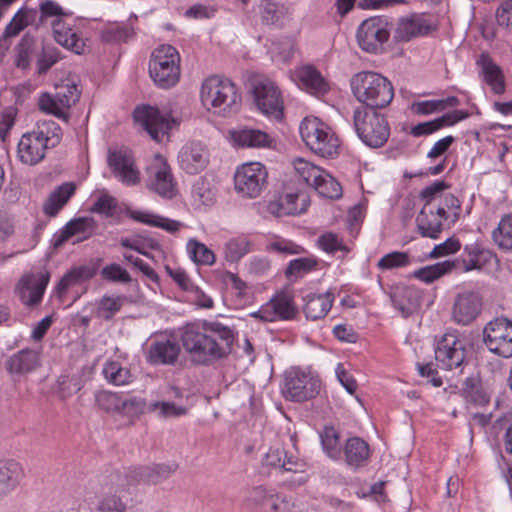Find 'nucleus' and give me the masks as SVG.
Segmentation results:
<instances>
[{"label": "nucleus", "mask_w": 512, "mask_h": 512, "mask_svg": "<svg viewBox=\"0 0 512 512\" xmlns=\"http://www.w3.org/2000/svg\"><path fill=\"white\" fill-rule=\"evenodd\" d=\"M234 331L217 321H204L201 325H187L181 341L190 361L209 366L227 358L233 349Z\"/></svg>", "instance_id": "nucleus-1"}, {"label": "nucleus", "mask_w": 512, "mask_h": 512, "mask_svg": "<svg viewBox=\"0 0 512 512\" xmlns=\"http://www.w3.org/2000/svg\"><path fill=\"white\" fill-rule=\"evenodd\" d=\"M355 98L363 108L378 111L386 108L394 98V88L383 75L373 71L356 73L350 81Z\"/></svg>", "instance_id": "nucleus-2"}, {"label": "nucleus", "mask_w": 512, "mask_h": 512, "mask_svg": "<svg viewBox=\"0 0 512 512\" xmlns=\"http://www.w3.org/2000/svg\"><path fill=\"white\" fill-rule=\"evenodd\" d=\"M201 101L208 109L213 108L217 113L227 117L239 110L241 95L231 80L214 75L203 82Z\"/></svg>", "instance_id": "nucleus-3"}, {"label": "nucleus", "mask_w": 512, "mask_h": 512, "mask_svg": "<svg viewBox=\"0 0 512 512\" xmlns=\"http://www.w3.org/2000/svg\"><path fill=\"white\" fill-rule=\"evenodd\" d=\"M353 125L359 139L370 148L382 147L390 137V125L386 117L373 109L355 108Z\"/></svg>", "instance_id": "nucleus-4"}, {"label": "nucleus", "mask_w": 512, "mask_h": 512, "mask_svg": "<svg viewBox=\"0 0 512 512\" xmlns=\"http://www.w3.org/2000/svg\"><path fill=\"white\" fill-rule=\"evenodd\" d=\"M149 74L162 89L175 86L180 78V55L176 48L171 45L156 48L149 61Z\"/></svg>", "instance_id": "nucleus-5"}, {"label": "nucleus", "mask_w": 512, "mask_h": 512, "mask_svg": "<svg viewBox=\"0 0 512 512\" xmlns=\"http://www.w3.org/2000/svg\"><path fill=\"white\" fill-rule=\"evenodd\" d=\"M305 144L324 158H332L337 154L339 141L330 128L318 118H305L299 127Z\"/></svg>", "instance_id": "nucleus-6"}, {"label": "nucleus", "mask_w": 512, "mask_h": 512, "mask_svg": "<svg viewBox=\"0 0 512 512\" xmlns=\"http://www.w3.org/2000/svg\"><path fill=\"white\" fill-rule=\"evenodd\" d=\"M321 388L320 379L310 372L291 367L283 375L282 395L286 400L303 402L314 398Z\"/></svg>", "instance_id": "nucleus-7"}, {"label": "nucleus", "mask_w": 512, "mask_h": 512, "mask_svg": "<svg viewBox=\"0 0 512 512\" xmlns=\"http://www.w3.org/2000/svg\"><path fill=\"white\" fill-rule=\"evenodd\" d=\"M268 171L260 162H248L237 168L234 174L235 191L242 198L255 199L266 190Z\"/></svg>", "instance_id": "nucleus-8"}, {"label": "nucleus", "mask_w": 512, "mask_h": 512, "mask_svg": "<svg viewBox=\"0 0 512 512\" xmlns=\"http://www.w3.org/2000/svg\"><path fill=\"white\" fill-rule=\"evenodd\" d=\"M393 28L387 16H374L364 20L357 30L360 48L368 53L378 54L390 37Z\"/></svg>", "instance_id": "nucleus-9"}, {"label": "nucleus", "mask_w": 512, "mask_h": 512, "mask_svg": "<svg viewBox=\"0 0 512 512\" xmlns=\"http://www.w3.org/2000/svg\"><path fill=\"white\" fill-rule=\"evenodd\" d=\"M251 91L257 108L276 120L283 118V100L277 85L265 76L251 79Z\"/></svg>", "instance_id": "nucleus-10"}, {"label": "nucleus", "mask_w": 512, "mask_h": 512, "mask_svg": "<svg viewBox=\"0 0 512 512\" xmlns=\"http://www.w3.org/2000/svg\"><path fill=\"white\" fill-rule=\"evenodd\" d=\"M139 123L156 142L168 139L169 131L178 126L177 118L162 113L158 108L149 105L137 107L133 113Z\"/></svg>", "instance_id": "nucleus-11"}, {"label": "nucleus", "mask_w": 512, "mask_h": 512, "mask_svg": "<svg viewBox=\"0 0 512 512\" xmlns=\"http://www.w3.org/2000/svg\"><path fill=\"white\" fill-rule=\"evenodd\" d=\"M483 342L493 354L512 357V321L498 317L488 322L483 330Z\"/></svg>", "instance_id": "nucleus-12"}, {"label": "nucleus", "mask_w": 512, "mask_h": 512, "mask_svg": "<svg viewBox=\"0 0 512 512\" xmlns=\"http://www.w3.org/2000/svg\"><path fill=\"white\" fill-rule=\"evenodd\" d=\"M466 355L465 343L456 332L445 333L435 348V358L443 368H459Z\"/></svg>", "instance_id": "nucleus-13"}, {"label": "nucleus", "mask_w": 512, "mask_h": 512, "mask_svg": "<svg viewBox=\"0 0 512 512\" xmlns=\"http://www.w3.org/2000/svg\"><path fill=\"white\" fill-rule=\"evenodd\" d=\"M107 161L121 183L126 186H136L140 183V171L136 167L131 151L125 148L109 150Z\"/></svg>", "instance_id": "nucleus-14"}, {"label": "nucleus", "mask_w": 512, "mask_h": 512, "mask_svg": "<svg viewBox=\"0 0 512 512\" xmlns=\"http://www.w3.org/2000/svg\"><path fill=\"white\" fill-rule=\"evenodd\" d=\"M147 186L164 198H172L176 188L170 166L161 155H156L154 163L148 168Z\"/></svg>", "instance_id": "nucleus-15"}, {"label": "nucleus", "mask_w": 512, "mask_h": 512, "mask_svg": "<svg viewBox=\"0 0 512 512\" xmlns=\"http://www.w3.org/2000/svg\"><path fill=\"white\" fill-rule=\"evenodd\" d=\"M482 297L478 292L464 291L455 297L452 307V319L460 325H469L481 313Z\"/></svg>", "instance_id": "nucleus-16"}, {"label": "nucleus", "mask_w": 512, "mask_h": 512, "mask_svg": "<svg viewBox=\"0 0 512 512\" xmlns=\"http://www.w3.org/2000/svg\"><path fill=\"white\" fill-rule=\"evenodd\" d=\"M209 150L199 141L187 142L178 153L180 168L190 175L203 171L209 163Z\"/></svg>", "instance_id": "nucleus-17"}, {"label": "nucleus", "mask_w": 512, "mask_h": 512, "mask_svg": "<svg viewBox=\"0 0 512 512\" xmlns=\"http://www.w3.org/2000/svg\"><path fill=\"white\" fill-rule=\"evenodd\" d=\"M53 36L55 41L64 48L81 55L85 53V39L80 33L79 26L75 21L69 22L67 19H54L52 22Z\"/></svg>", "instance_id": "nucleus-18"}, {"label": "nucleus", "mask_w": 512, "mask_h": 512, "mask_svg": "<svg viewBox=\"0 0 512 512\" xmlns=\"http://www.w3.org/2000/svg\"><path fill=\"white\" fill-rule=\"evenodd\" d=\"M309 205L310 199L305 192H287L270 200L267 210L277 217L297 215L306 212Z\"/></svg>", "instance_id": "nucleus-19"}, {"label": "nucleus", "mask_w": 512, "mask_h": 512, "mask_svg": "<svg viewBox=\"0 0 512 512\" xmlns=\"http://www.w3.org/2000/svg\"><path fill=\"white\" fill-rule=\"evenodd\" d=\"M448 218L444 207H422L416 217L417 231L422 237L437 239L443 230V222Z\"/></svg>", "instance_id": "nucleus-20"}, {"label": "nucleus", "mask_w": 512, "mask_h": 512, "mask_svg": "<svg viewBox=\"0 0 512 512\" xmlns=\"http://www.w3.org/2000/svg\"><path fill=\"white\" fill-rule=\"evenodd\" d=\"M178 468L175 463L153 464L145 467L129 469L126 474L129 484L149 483L157 484L169 478Z\"/></svg>", "instance_id": "nucleus-21"}, {"label": "nucleus", "mask_w": 512, "mask_h": 512, "mask_svg": "<svg viewBox=\"0 0 512 512\" xmlns=\"http://www.w3.org/2000/svg\"><path fill=\"white\" fill-rule=\"evenodd\" d=\"M49 279L48 272L22 277L18 287L21 301L27 306L38 304L42 300Z\"/></svg>", "instance_id": "nucleus-22"}, {"label": "nucleus", "mask_w": 512, "mask_h": 512, "mask_svg": "<svg viewBox=\"0 0 512 512\" xmlns=\"http://www.w3.org/2000/svg\"><path fill=\"white\" fill-rule=\"evenodd\" d=\"M95 227V220L92 217H81L70 220L58 234L54 235V247H60L69 238L79 235L80 237L74 242H81L92 236Z\"/></svg>", "instance_id": "nucleus-23"}, {"label": "nucleus", "mask_w": 512, "mask_h": 512, "mask_svg": "<svg viewBox=\"0 0 512 512\" xmlns=\"http://www.w3.org/2000/svg\"><path fill=\"white\" fill-rule=\"evenodd\" d=\"M263 473H269L270 469L288 472L303 471L304 464L294 456H288L281 448H270L261 460Z\"/></svg>", "instance_id": "nucleus-24"}, {"label": "nucleus", "mask_w": 512, "mask_h": 512, "mask_svg": "<svg viewBox=\"0 0 512 512\" xmlns=\"http://www.w3.org/2000/svg\"><path fill=\"white\" fill-rule=\"evenodd\" d=\"M479 75L495 94L505 91V80L501 68L486 53H482L476 61Z\"/></svg>", "instance_id": "nucleus-25"}, {"label": "nucleus", "mask_w": 512, "mask_h": 512, "mask_svg": "<svg viewBox=\"0 0 512 512\" xmlns=\"http://www.w3.org/2000/svg\"><path fill=\"white\" fill-rule=\"evenodd\" d=\"M48 148L50 147L35 133L29 132L24 134L18 143V157L24 164L35 165L45 157Z\"/></svg>", "instance_id": "nucleus-26"}, {"label": "nucleus", "mask_w": 512, "mask_h": 512, "mask_svg": "<svg viewBox=\"0 0 512 512\" xmlns=\"http://www.w3.org/2000/svg\"><path fill=\"white\" fill-rule=\"evenodd\" d=\"M180 354V346L169 339L154 341L148 352V361L155 365H174Z\"/></svg>", "instance_id": "nucleus-27"}, {"label": "nucleus", "mask_w": 512, "mask_h": 512, "mask_svg": "<svg viewBox=\"0 0 512 512\" xmlns=\"http://www.w3.org/2000/svg\"><path fill=\"white\" fill-rule=\"evenodd\" d=\"M344 457L346 465L358 470L366 466L370 459L369 444L360 437H351L344 446Z\"/></svg>", "instance_id": "nucleus-28"}, {"label": "nucleus", "mask_w": 512, "mask_h": 512, "mask_svg": "<svg viewBox=\"0 0 512 512\" xmlns=\"http://www.w3.org/2000/svg\"><path fill=\"white\" fill-rule=\"evenodd\" d=\"M430 30L424 17L412 15L401 18L395 30L394 38L399 42H407L412 38L426 35Z\"/></svg>", "instance_id": "nucleus-29"}, {"label": "nucleus", "mask_w": 512, "mask_h": 512, "mask_svg": "<svg viewBox=\"0 0 512 512\" xmlns=\"http://www.w3.org/2000/svg\"><path fill=\"white\" fill-rule=\"evenodd\" d=\"M40 366V352L23 349L6 361V369L11 374H25Z\"/></svg>", "instance_id": "nucleus-30"}, {"label": "nucleus", "mask_w": 512, "mask_h": 512, "mask_svg": "<svg viewBox=\"0 0 512 512\" xmlns=\"http://www.w3.org/2000/svg\"><path fill=\"white\" fill-rule=\"evenodd\" d=\"M23 476L20 463L15 460H0V498L13 491Z\"/></svg>", "instance_id": "nucleus-31"}, {"label": "nucleus", "mask_w": 512, "mask_h": 512, "mask_svg": "<svg viewBox=\"0 0 512 512\" xmlns=\"http://www.w3.org/2000/svg\"><path fill=\"white\" fill-rule=\"evenodd\" d=\"M390 299L394 308L405 318L410 316L419 304L417 292L408 286H396L392 288Z\"/></svg>", "instance_id": "nucleus-32"}, {"label": "nucleus", "mask_w": 512, "mask_h": 512, "mask_svg": "<svg viewBox=\"0 0 512 512\" xmlns=\"http://www.w3.org/2000/svg\"><path fill=\"white\" fill-rule=\"evenodd\" d=\"M231 138L238 147L261 148L269 147L272 143V138L267 133L249 128L232 131Z\"/></svg>", "instance_id": "nucleus-33"}, {"label": "nucleus", "mask_w": 512, "mask_h": 512, "mask_svg": "<svg viewBox=\"0 0 512 512\" xmlns=\"http://www.w3.org/2000/svg\"><path fill=\"white\" fill-rule=\"evenodd\" d=\"M333 300V295L329 292L308 295L303 309L306 318L314 321L323 318L330 311Z\"/></svg>", "instance_id": "nucleus-34"}, {"label": "nucleus", "mask_w": 512, "mask_h": 512, "mask_svg": "<svg viewBox=\"0 0 512 512\" xmlns=\"http://www.w3.org/2000/svg\"><path fill=\"white\" fill-rule=\"evenodd\" d=\"M95 275V270L88 266L74 267L68 271L56 286L58 296H62L66 291L75 285L82 284Z\"/></svg>", "instance_id": "nucleus-35"}, {"label": "nucleus", "mask_w": 512, "mask_h": 512, "mask_svg": "<svg viewBox=\"0 0 512 512\" xmlns=\"http://www.w3.org/2000/svg\"><path fill=\"white\" fill-rule=\"evenodd\" d=\"M459 264L458 260H445L416 270L413 276L427 284L451 272Z\"/></svg>", "instance_id": "nucleus-36"}, {"label": "nucleus", "mask_w": 512, "mask_h": 512, "mask_svg": "<svg viewBox=\"0 0 512 512\" xmlns=\"http://www.w3.org/2000/svg\"><path fill=\"white\" fill-rule=\"evenodd\" d=\"M37 17V10L22 8L14 15L11 21L7 24L3 33L11 38L16 37L25 27L29 25L36 26Z\"/></svg>", "instance_id": "nucleus-37"}, {"label": "nucleus", "mask_w": 512, "mask_h": 512, "mask_svg": "<svg viewBox=\"0 0 512 512\" xmlns=\"http://www.w3.org/2000/svg\"><path fill=\"white\" fill-rule=\"evenodd\" d=\"M76 186L72 182H65L59 186V192H62L64 197L58 200V194L53 191L43 205V211L50 217L56 216L59 211L66 205L69 199L74 195Z\"/></svg>", "instance_id": "nucleus-38"}, {"label": "nucleus", "mask_w": 512, "mask_h": 512, "mask_svg": "<svg viewBox=\"0 0 512 512\" xmlns=\"http://www.w3.org/2000/svg\"><path fill=\"white\" fill-rule=\"evenodd\" d=\"M277 494L273 490L257 486L250 491L247 502L256 512H270Z\"/></svg>", "instance_id": "nucleus-39"}, {"label": "nucleus", "mask_w": 512, "mask_h": 512, "mask_svg": "<svg viewBox=\"0 0 512 512\" xmlns=\"http://www.w3.org/2000/svg\"><path fill=\"white\" fill-rule=\"evenodd\" d=\"M298 77L303 86L312 94H323L328 90V84L321 74L313 67H303Z\"/></svg>", "instance_id": "nucleus-40"}, {"label": "nucleus", "mask_w": 512, "mask_h": 512, "mask_svg": "<svg viewBox=\"0 0 512 512\" xmlns=\"http://www.w3.org/2000/svg\"><path fill=\"white\" fill-rule=\"evenodd\" d=\"M126 297L123 295H104L98 302L96 316L102 320L109 321L121 310Z\"/></svg>", "instance_id": "nucleus-41"}, {"label": "nucleus", "mask_w": 512, "mask_h": 512, "mask_svg": "<svg viewBox=\"0 0 512 512\" xmlns=\"http://www.w3.org/2000/svg\"><path fill=\"white\" fill-rule=\"evenodd\" d=\"M191 195L193 204L201 207L213 204L216 192L209 180L200 178L193 184Z\"/></svg>", "instance_id": "nucleus-42"}, {"label": "nucleus", "mask_w": 512, "mask_h": 512, "mask_svg": "<svg viewBox=\"0 0 512 512\" xmlns=\"http://www.w3.org/2000/svg\"><path fill=\"white\" fill-rule=\"evenodd\" d=\"M103 375L109 383L116 386L126 385L133 381L130 369L123 367L116 361H111L104 365Z\"/></svg>", "instance_id": "nucleus-43"}, {"label": "nucleus", "mask_w": 512, "mask_h": 512, "mask_svg": "<svg viewBox=\"0 0 512 512\" xmlns=\"http://www.w3.org/2000/svg\"><path fill=\"white\" fill-rule=\"evenodd\" d=\"M495 244L502 250L512 249V214L503 216L492 232Z\"/></svg>", "instance_id": "nucleus-44"}, {"label": "nucleus", "mask_w": 512, "mask_h": 512, "mask_svg": "<svg viewBox=\"0 0 512 512\" xmlns=\"http://www.w3.org/2000/svg\"><path fill=\"white\" fill-rule=\"evenodd\" d=\"M32 132L49 147H54L61 139V128L52 120L39 121Z\"/></svg>", "instance_id": "nucleus-45"}, {"label": "nucleus", "mask_w": 512, "mask_h": 512, "mask_svg": "<svg viewBox=\"0 0 512 512\" xmlns=\"http://www.w3.org/2000/svg\"><path fill=\"white\" fill-rule=\"evenodd\" d=\"M313 188L323 198L337 199L342 195L340 184L324 170L319 179L314 183Z\"/></svg>", "instance_id": "nucleus-46"}, {"label": "nucleus", "mask_w": 512, "mask_h": 512, "mask_svg": "<svg viewBox=\"0 0 512 512\" xmlns=\"http://www.w3.org/2000/svg\"><path fill=\"white\" fill-rule=\"evenodd\" d=\"M187 250L192 261L198 265H212L215 262L213 251L195 239L188 241Z\"/></svg>", "instance_id": "nucleus-47"}, {"label": "nucleus", "mask_w": 512, "mask_h": 512, "mask_svg": "<svg viewBox=\"0 0 512 512\" xmlns=\"http://www.w3.org/2000/svg\"><path fill=\"white\" fill-rule=\"evenodd\" d=\"M293 165L297 175L311 187H313L323 172V169L302 158L295 159Z\"/></svg>", "instance_id": "nucleus-48"}, {"label": "nucleus", "mask_w": 512, "mask_h": 512, "mask_svg": "<svg viewBox=\"0 0 512 512\" xmlns=\"http://www.w3.org/2000/svg\"><path fill=\"white\" fill-rule=\"evenodd\" d=\"M462 391L468 402H471L478 406H484L490 400L489 395L484 391L481 385L473 378L466 379Z\"/></svg>", "instance_id": "nucleus-49"}, {"label": "nucleus", "mask_w": 512, "mask_h": 512, "mask_svg": "<svg viewBox=\"0 0 512 512\" xmlns=\"http://www.w3.org/2000/svg\"><path fill=\"white\" fill-rule=\"evenodd\" d=\"M134 34L132 28L125 25L113 24L101 31V39L105 43L118 44L128 41Z\"/></svg>", "instance_id": "nucleus-50"}, {"label": "nucleus", "mask_w": 512, "mask_h": 512, "mask_svg": "<svg viewBox=\"0 0 512 512\" xmlns=\"http://www.w3.org/2000/svg\"><path fill=\"white\" fill-rule=\"evenodd\" d=\"M38 107L42 112L54 115L55 117L65 122H68L69 120V115L66 113V110L63 108V106H60L56 94H41L38 99Z\"/></svg>", "instance_id": "nucleus-51"}, {"label": "nucleus", "mask_w": 512, "mask_h": 512, "mask_svg": "<svg viewBox=\"0 0 512 512\" xmlns=\"http://www.w3.org/2000/svg\"><path fill=\"white\" fill-rule=\"evenodd\" d=\"M61 58L60 51L52 44H43L37 59L38 74H45Z\"/></svg>", "instance_id": "nucleus-52"}, {"label": "nucleus", "mask_w": 512, "mask_h": 512, "mask_svg": "<svg viewBox=\"0 0 512 512\" xmlns=\"http://www.w3.org/2000/svg\"><path fill=\"white\" fill-rule=\"evenodd\" d=\"M250 251V242L246 238L229 240L224 247L225 258L229 262H237Z\"/></svg>", "instance_id": "nucleus-53"}, {"label": "nucleus", "mask_w": 512, "mask_h": 512, "mask_svg": "<svg viewBox=\"0 0 512 512\" xmlns=\"http://www.w3.org/2000/svg\"><path fill=\"white\" fill-rule=\"evenodd\" d=\"M122 398L120 394L111 391H99L95 395L98 407L108 413L120 414Z\"/></svg>", "instance_id": "nucleus-54"}, {"label": "nucleus", "mask_w": 512, "mask_h": 512, "mask_svg": "<svg viewBox=\"0 0 512 512\" xmlns=\"http://www.w3.org/2000/svg\"><path fill=\"white\" fill-rule=\"evenodd\" d=\"M410 264V256L407 252L393 251L384 255L377 263L380 270H392L406 267Z\"/></svg>", "instance_id": "nucleus-55"}, {"label": "nucleus", "mask_w": 512, "mask_h": 512, "mask_svg": "<svg viewBox=\"0 0 512 512\" xmlns=\"http://www.w3.org/2000/svg\"><path fill=\"white\" fill-rule=\"evenodd\" d=\"M80 93L78 86L73 82L58 86L56 91L57 100L65 110L69 109L79 100Z\"/></svg>", "instance_id": "nucleus-56"}, {"label": "nucleus", "mask_w": 512, "mask_h": 512, "mask_svg": "<svg viewBox=\"0 0 512 512\" xmlns=\"http://www.w3.org/2000/svg\"><path fill=\"white\" fill-rule=\"evenodd\" d=\"M317 264L318 260L312 257L297 258L290 261L285 274L287 277L298 278L315 269Z\"/></svg>", "instance_id": "nucleus-57"}, {"label": "nucleus", "mask_w": 512, "mask_h": 512, "mask_svg": "<svg viewBox=\"0 0 512 512\" xmlns=\"http://www.w3.org/2000/svg\"><path fill=\"white\" fill-rule=\"evenodd\" d=\"M38 17L36 19V27L43 24L44 21L49 17H56L55 19H64L68 16L64 12L63 8L55 1L45 0L40 3Z\"/></svg>", "instance_id": "nucleus-58"}, {"label": "nucleus", "mask_w": 512, "mask_h": 512, "mask_svg": "<svg viewBox=\"0 0 512 512\" xmlns=\"http://www.w3.org/2000/svg\"><path fill=\"white\" fill-rule=\"evenodd\" d=\"M278 319L289 320L296 314V308L293 305L292 299L286 295L281 294L271 299Z\"/></svg>", "instance_id": "nucleus-59"}, {"label": "nucleus", "mask_w": 512, "mask_h": 512, "mask_svg": "<svg viewBox=\"0 0 512 512\" xmlns=\"http://www.w3.org/2000/svg\"><path fill=\"white\" fill-rule=\"evenodd\" d=\"M449 188V184L443 180H437L433 182L431 185L425 187L420 192V199L424 201L423 207L427 205L429 207H436L433 202L442 197V193L444 190Z\"/></svg>", "instance_id": "nucleus-60"}, {"label": "nucleus", "mask_w": 512, "mask_h": 512, "mask_svg": "<svg viewBox=\"0 0 512 512\" xmlns=\"http://www.w3.org/2000/svg\"><path fill=\"white\" fill-rule=\"evenodd\" d=\"M318 245L321 249L330 254H333L336 251H348L342 239L339 238L337 234L332 232L322 234L318 238Z\"/></svg>", "instance_id": "nucleus-61"}, {"label": "nucleus", "mask_w": 512, "mask_h": 512, "mask_svg": "<svg viewBox=\"0 0 512 512\" xmlns=\"http://www.w3.org/2000/svg\"><path fill=\"white\" fill-rule=\"evenodd\" d=\"M149 410L158 411V416L161 418L178 417L187 413L185 407L177 406L171 402H154L150 404Z\"/></svg>", "instance_id": "nucleus-62"}, {"label": "nucleus", "mask_w": 512, "mask_h": 512, "mask_svg": "<svg viewBox=\"0 0 512 512\" xmlns=\"http://www.w3.org/2000/svg\"><path fill=\"white\" fill-rule=\"evenodd\" d=\"M117 208V200L108 195L102 194L90 208V212L104 216H112Z\"/></svg>", "instance_id": "nucleus-63"}, {"label": "nucleus", "mask_w": 512, "mask_h": 512, "mask_svg": "<svg viewBox=\"0 0 512 512\" xmlns=\"http://www.w3.org/2000/svg\"><path fill=\"white\" fill-rule=\"evenodd\" d=\"M146 401L139 397H123L120 414L134 417L142 414L146 409Z\"/></svg>", "instance_id": "nucleus-64"}]
</instances>
